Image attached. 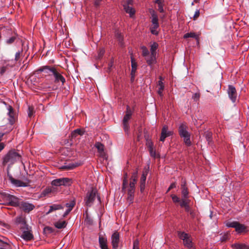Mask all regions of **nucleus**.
I'll return each mask as SVG.
<instances>
[{
  "instance_id": "f257e3e1",
  "label": "nucleus",
  "mask_w": 249,
  "mask_h": 249,
  "mask_svg": "<svg viewBox=\"0 0 249 249\" xmlns=\"http://www.w3.org/2000/svg\"><path fill=\"white\" fill-rule=\"evenodd\" d=\"M21 155L15 149L9 150L2 158V165L9 164L8 168L21 159Z\"/></svg>"
},
{
  "instance_id": "f03ea898",
  "label": "nucleus",
  "mask_w": 249,
  "mask_h": 249,
  "mask_svg": "<svg viewBox=\"0 0 249 249\" xmlns=\"http://www.w3.org/2000/svg\"><path fill=\"white\" fill-rule=\"evenodd\" d=\"M188 126L186 124L182 123L180 124L178 127V133L180 137L183 138V141L185 144L187 146H190L191 145V142L190 140V134L187 131Z\"/></svg>"
},
{
  "instance_id": "7ed1b4c3",
  "label": "nucleus",
  "mask_w": 249,
  "mask_h": 249,
  "mask_svg": "<svg viewBox=\"0 0 249 249\" xmlns=\"http://www.w3.org/2000/svg\"><path fill=\"white\" fill-rule=\"evenodd\" d=\"M179 238L183 240V245L189 249H196L190 235L184 231H178Z\"/></svg>"
},
{
  "instance_id": "20e7f679",
  "label": "nucleus",
  "mask_w": 249,
  "mask_h": 249,
  "mask_svg": "<svg viewBox=\"0 0 249 249\" xmlns=\"http://www.w3.org/2000/svg\"><path fill=\"white\" fill-rule=\"evenodd\" d=\"M225 225L229 228H233L235 231L238 233H246L247 231V227L237 221H227Z\"/></svg>"
},
{
  "instance_id": "39448f33",
  "label": "nucleus",
  "mask_w": 249,
  "mask_h": 249,
  "mask_svg": "<svg viewBox=\"0 0 249 249\" xmlns=\"http://www.w3.org/2000/svg\"><path fill=\"white\" fill-rule=\"evenodd\" d=\"M97 194V190L95 188L92 187L87 193L86 196L84 199L86 205L88 207H90Z\"/></svg>"
},
{
  "instance_id": "423d86ee",
  "label": "nucleus",
  "mask_w": 249,
  "mask_h": 249,
  "mask_svg": "<svg viewBox=\"0 0 249 249\" xmlns=\"http://www.w3.org/2000/svg\"><path fill=\"white\" fill-rule=\"evenodd\" d=\"M72 184V179L68 178H57L53 180L51 184L53 186H69Z\"/></svg>"
},
{
  "instance_id": "0eeeda50",
  "label": "nucleus",
  "mask_w": 249,
  "mask_h": 249,
  "mask_svg": "<svg viewBox=\"0 0 249 249\" xmlns=\"http://www.w3.org/2000/svg\"><path fill=\"white\" fill-rule=\"evenodd\" d=\"M7 176L11 183L16 187H27L29 186L30 180L28 179H26L25 181H22L20 180L15 179L11 175L9 174L8 171L7 173Z\"/></svg>"
},
{
  "instance_id": "6e6552de",
  "label": "nucleus",
  "mask_w": 249,
  "mask_h": 249,
  "mask_svg": "<svg viewBox=\"0 0 249 249\" xmlns=\"http://www.w3.org/2000/svg\"><path fill=\"white\" fill-rule=\"evenodd\" d=\"M133 4V0H126L123 3L124 9L126 13L129 14L130 17H133L135 14V10L131 6Z\"/></svg>"
},
{
  "instance_id": "1a4fd4ad",
  "label": "nucleus",
  "mask_w": 249,
  "mask_h": 249,
  "mask_svg": "<svg viewBox=\"0 0 249 249\" xmlns=\"http://www.w3.org/2000/svg\"><path fill=\"white\" fill-rule=\"evenodd\" d=\"M52 76L54 78V82L55 83H61L62 85H64L66 82L65 77L62 75V72L60 70H58L55 68L54 69Z\"/></svg>"
},
{
  "instance_id": "9d476101",
  "label": "nucleus",
  "mask_w": 249,
  "mask_h": 249,
  "mask_svg": "<svg viewBox=\"0 0 249 249\" xmlns=\"http://www.w3.org/2000/svg\"><path fill=\"white\" fill-rule=\"evenodd\" d=\"M94 146L97 148L98 156L104 159H107V155L105 150V146L100 142H96Z\"/></svg>"
},
{
  "instance_id": "9b49d317",
  "label": "nucleus",
  "mask_w": 249,
  "mask_h": 249,
  "mask_svg": "<svg viewBox=\"0 0 249 249\" xmlns=\"http://www.w3.org/2000/svg\"><path fill=\"white\" fill-rule=\"evenodd\" d=\"M7 108L8 110L7 115L9 117L8 121L9 124L11 125H13L15 123L17 119L16 113L11 106L8 105L7 107Z\"/></svg>"
},
{
  "instance_id": "f8f14e48",
  "label": "nucleus",
  "mask_w": 249,
  "mask_h": 249,
  "mask_svg": "<svg viewBox=\"0 0 249 249\" xmlns=\"http://www.w3.org/2000/svg\"><path fill=\"white\" fill-rule=\"evenodd\" d=\"M6 199L8 201L9 205L13 207H18L21 202L19 198L10 194L7 195Z\"/></svg>"
},
{
  "instance_id": "ddd939ff",
  "label": "nucleus",
  "mask_w": 249,
  "mask_h": 249,
  "mask_svg": "<svg viewBox=\"0 0 249 249\" xmlns=\"http://www.w3.org/2000/svg\"><path fill=\"white\" fill-rule=\"evenodd\" d=\"M18 207L25 213H29L35 208V206L27 202L21 201Z\"/></svg>"
},
{
  "instance_id": "4468645a",
  "label": "nucleus",
  "mask_w": 249,
  "mask_h": 249,
  "mask_svg": "<svg viewBox=\"0 0 249 249\" xmlns=\"http://www.w3.org/2000/svg\"><path fill=\"white\" fill-rule=\"evenodd\" d=\"M55 67L50 66H45L40 67L37 71L38 72H43L45 76H52V74Z\"/></svg>"
},
{
  "instance_id": "2eb2a0df",
  "label": "nucleus",
  "mask_w": 249,
  "mask_h": 249,
  "mask_svg": "<svg viewBox=\"0 0 249 249\" xmlns=\"http://www.w3.org/2000/svg\"><path fill=\"white\" fill-rule=\"evenodd\" d=\"M228 93L230 99L233 103H235L236 100L237 95L235 87L232 85H229L228 86Z\"/></svg>"
},
{
  "instance_id": "dca6fc26",
  "label": "nucleus",
  "mask_w": 249,
  "mask_h": 249,
  "mask_svg": "<svg viewBox=\"0 0 249 249\" xmlns=\"http://www.w3.org/2000/svg\"><path fill=\"white\" fill-rule=\"evenodd\" d=\"M111 244L113 249H117L120 241V235L117 231L114 232L111 236Z\"/></svg>"
},
{
  "instance_id": "f3484780",
  "label": "nucleus",
  "mask_w": 249,
  "mask_h": 249,
  "mask_svg": "<svg viewBox=\"0 0 249 249\" xmlns=\"http://www.w3.org/2000/svg\"><path fill=\"white\" fill-rule=\"evenodd\" d=\"M99 243L101 249H109L107 246V237L100 235L99 237Z\"/></svg>"
},
{
  "instance_id": "a211bd4d",
  "label": "nucleus",
  "mask_w": 249,
  "mask_h": 249,
  "mask_svg": "<svg viewBox=\"0 0 249 249\" xmlns=\"http://www.w3.org/2000/svg\"><path fill=\"white\" fill-rule=\"evenodd\" d=\"M131 116L125 115L123 120V128L125 133H128L129 130V125L128 121Z\"/></svg>"
},
{
  "instance_id": "6ab92c4d",
  "label": "nucleus",
  "mask_w": 249,
  "mask_h": 249,
  "mask_svg": "<svg viewBox=\"0 0 249 249\" xmlns=\"http://www.w3.org/2000/svg\"><path fill=\"white\" fill-rule=\"evenodd\" d=\"M130 58H131V67H132L131 74L132 75V76H134V75H135V74L136 72V70H137V63L136 60L135 59L134 57H133V55L132 54H131Z\"/></svg>"
},
{
  "instance_id": "aec40b11",
  "label": "nucleus",
  "mask_w": 249,
  "mask_h": 249,
  "mask_svg": "<svg viewBox=\"0 0 249 249\" xmlns=\"http://www.w3.org/2000/svg\"><path fill=\"white\" fill-rule=\"evenodd\" d=\"M181 193L184 198H187L188 196L189 192L186 186L185 181H182L181 185Z\"/></svg>"
},
{
  "instance_id": "412c9836",
  "label": "nucleus",
  "mask_w": 249,
  "mask_h": 249,
  "mask_svg": "<svg viewBox=\"0 0 249 249\" xmlns=\"http://www.w3.org/2000/svg\"><path fill=\"white\" fill-rule=\"evenodd\" d=\"M21 237L26 241H30L33 238V235L30 231H24Z\"/></svg>"
},
{
  "instance_id": "4be33fe9",
  "label": "nucleus",
  "mask_w": 249,
  "mask_h": 249,
  "mask_svg": "<svg viewBox=\"0 0 249 249\" xmlns=\"http://www.w3.org/2000/svg\"><path fill=\"white\" fill-rule=\"evenodd\" d=\"M155 3L158 5V10L160 13H164V10L163 7L164 6V1L163 0H156L154 1Z\"/></svg>"
},
{
  "instance_id": "5701e85b",
  "label": "nucleus",
  "mask_w": 249,
  "mask_h": 249,
  "mask_svg": "<svg viewBox=\"0 0 249 249\" xmlns=\"http://www.w3.org/2000/svg\"><path fill=\"white\" fill-rule=\"evenodd\" d=\"M160 80L158 81V85L160 86L158 93L160 96H163V90L164 88V85L162 82V78L161 76L160 77Z\"/></svg>"
},
{
  "instance_id": "b1692460",
  "label": "nucleus",
  "mask_w": 249,
  "mask_h": 249,
  "mask_svg": "<svg viewBox=\"0 0 249 249\" xmlns=\"http://www.w3.org/2000/svg\"><path fill=\"white\" fill-rule=\"evenodd\" d=\"M167 130H168L167 126H163L161 129V135L160 137V141L162 142H163L165 141V139L166 137H168L167 134Z\"/></svg>"
},
{
  "instance_id": "393cba45",
  "label": "nucleus",
  "mask_w": 249,
  "mask_h": 249,
  "mask_svg": "<svg viewBox=\"0 0 249 249\" xmlns=\"http://www.w3.org/2000/svg\"><path fill=\"white\" fill-rule=\"evenodd\" d=\"M231 247L234 249H249V246L245 244L234 243Z\"/></svg>"
},
{
  "instance_id": "a878e982",
  "label": "nucleus",
  "mask_w": 249,
  "mask_h": 249,
  "mask_svg": "<svg viewBox=\"0 0 249 249\" xmlns=\"http://www.w3.org/2000/svg\"><path fill=\"white\" fill-rule=\"evenodd\" d=\"M135 182H130L129 185L127 186V184L126 187L124 190H124L127 188V194H134L135 191Z\"/></svg>"
},
{
  "instance_id": "bb28decb",
  "label": "nucleus",
  "mask_w": 249,
  "mask_h": 249,
  "mask_svg": "<svg viewBox=\"0 0 249 249\" xmlns=\"http://www.w3.org/2000/svg\"><path fill=\"white\" fill-rule=\"evenodd\" d=\"M151 16H152V20L151 22L152 23V25H159V22H158V17L157 14L156 13L155 11L152 10L151 12H150Z\"/></svg>"
},
{
  "instance_id": "cd10ccee",
  "label": "nucleus",
  "mask_w": 249,
  "mask_h": 249,
  "mask_svg": "<svg viewBox=\"0 0 249 249\" xmlns=\"http://www.w3.org/2000/svg\"><path fill=\"white\" fill-rule=\"evenodd\" d=\"M15 223L16 224H21L24 226L26 224L25 218L22 215L18 216L16 218Z\"/></svg>"
},
{
  "instance_id": "c85d7f7f",
  "label": "nucleus",
  "mask_w": 249,
  "mask_h": 249,
  "mask_svg": "<svg viewBox=\"0 0 249 249\" xmlns=\"http://www.w3.org/2000/svg\"><path fill=\"white\" fill-rule=\"evenodd\" d=\"M145 60L149 65H152L155 63L156 60V55H152L151 54L150 56H147L145 57Z\"/></svg>"
},
{
  "instance_id": "c756f323",
  "label": "nucleus",
  "mask_w": 249,
  "mask_h": 249,
  "mask_svg": "<svg viewBox=\"0 0 249 249\" xmlns=\"http://www.w3.org/2000/svg\"><path fill=\"white\" fill-rule=\"evenodd\" d=\"M63 209V207L62 205H59V204H53L50 206V209L47 213H49L54 211L60 210V209Z\"/></svg>"
},
{
  "instance_id": "7c9ffc66",
  "label": "nucleus",
  "mask_w": 249,
  "mask_h": 249,
  "mask_svg": "<svg viewBox=\"0 0 249 249\" xmlns=\"http://www.w3.org/2000/svg\"><path fill=\"white\" fill-rule=\"evenodd\" d=\"M67 223L65 221H58L54 223L55 227L59 229H63L66 227Z\"/></svg>"
},
{
  "instance_id": "2f4dec72",
  "label": "nucleus",
  "mask_w": 249,
  "mask_h": 249,
  "mask_svg": "<svg viewBox=\"0 0 249 249\" xmlns=\"http://www.w3.org/2000/svg\"><path fill=\"white\" fill-rule=\"evenodd\" d=\"M84 131L81 129H76L71 132V137L75 138L78 135L82 136L84 134Z\"/></svg>"
},
{
  "instance_id": "473e14b6",
  "label": "nucleus",
  "mask_w": 249,
  "mask_h": 249,
  "mask_svg": "<svg viewBox=\"0 0 249 249\" xmlns=\"http://www.w3.org/2000/svg\"><path fill=\"white\" fill-rule=\"evenodd\" d=\"M183 37L184 38H187L188 37H193L195 38L196 40L198 39V36L194 32H190L185 34L184 35Z\"/></svg>"
},
{
  "instance_id": "72a5a7b5",
  "label": "nucleus",
  "mask_w": 249,
  "mask_h": 249,
  "mask_svg": "<svg viewBox=\"0 0 249 249\" xmlns=\"http://www.w3.org/2000/svg\"><path fill=\"white\" fill-rule=\"evenodd\" d=\"M158 47V44L156 42H154L151 46L150 52L152 55H156V50Z\"/></svg>"
},
{
  "instance_id": "f704fd0d",
  "label": "nucleus",
  "mask_w": 249,
  "mask_h": 249,
  "mask_svg": "<svg viewBox=\"0 0 249 249\" xmlns=\"http://www.w3.org/2000/svg\"><path fill=\"white\" fill-rule=\"evenodd\" d=\"M148 173V171L147 170H146L144 171H143L142 177L140 179V183H145V181L146 179Z\"/></svg>"
},
{
  "instance_id": "c9c22d12",
  "label": "nucleus",
  "mask_w": 249,
  "mask_h": 249,
  "mask_svg": "<svg viewBox=\"0 0 249 249\" xmlns=\"http://www.w3.org/2000/svg\"><path fill=\"white\" fill-rule=\"evenodd\" d=\"M79 164L78 163H70L67 165H64L62 167V169H73L75 167L78 166Z\"/></svg>"
},
{
  "instance_id": "e433bc0d",
  "label": "nucleus",
  "mask_w": 249,
  "mask_h": 249,
  "mask_svg": "<svg viewBox=\"0 0 249 249\" xmlns=\"http://www.w3.org/2000/svg\"><path fill=\"white\" fill-rule=\"evenodd\" d=\"M159 25H152L150 27L151 33L153 35H158V32L156 31V30L159 28Z\"/></svg>"
},
{
  "instance_id": "4c0bfd02",
  "label": "nucleus",
  "mask_w": 249,
  "mask_h": 249,
  "mask_svg": "<svg viewBox=\"0 0 249 249\" xmlns=\"http://www.w3.org/2000/svg\"><path fill=\"white\" fill-rule=\"evenodd\" d=\"M141 49L142 50V55L144 57H146L149 53V51L147 48L144 46H142L141 47Z\"/></svg>"
},
{
  "instance_id": "58836bf2",
  "label": "nucleus",
  "mask_w": 249,
  "mask_h": 249,
  "mask_svg": "<svg viewBox=\"0 0 249 249\" xmlns=\"http://www.w3.org/2000/svg\"><path fill=\"white\" fill-rule=\"evenodd\" d=\"M75 205V202L74 201H72L70 203H68L66 204V207L68 208V212H70L73 207Z\"/></svg>"
},
{
  "instance_id": "ea45409f",
  "label": "nucleus",
  "mask_w": 249,
  "mask_h": 249,
  "mask_svg": "<svg viewBox=\"0 0 249 249\" xmlns=\"http://www.w3.org/2000/svg\"><path fill=\"white\" fill-rule=\"evenodd\" d=\"M22 53V50L21 51H19L18 52H17L15 54V61L17 62L20 60V57L21 56V53Z\"/></svg>"
},
{
  "instance_id": "a19ab883",
  "label": "nucleus",
  "mask_w": 249,
  "mask_h": 249,
  "mask_svg": "<svg viewBox=\"0 0 249 249\" xmlns=\"http://www.w3.org/2000/svg\"><path fill=\"white\" fill-rule=\"evenodd\" d=\"M127 184V173H125L124 176V179H123L122 190H124L126 187Z\"/></svg>"
},
{
  "instance_id": "79ce46f5",
  "label": "nucleus",
  "mask_w": 249,
  "mask_h": 249,
  "mask_svg": "<svg viewBox=\"0 0 249 249\" xmlns=\"http://www.w3.org/2000/svg\"><path fill=\"white\" fill-rule=\"evenodd\" d=\"M150 155L153 158H155L156 157V152L154 147H152L148 149Z\"/></svg>"
},
{
  "instance_id": "37998d69",
  "label": "nucleus",
  "mask_w": 249,
  "mask_h": 249,
  "mask_svg": "<svg viewBox=\"0 0 249 249\" xmlns=\"http://www.w3.org/2000/svg\"><path fill=\"white\" fill-rule=\"evenodd\" d=\"M127 200L129 202V204H131L133 202L134 194H127Z\"/></svg>"
},
{
  "instance_id": "c03bdc74",
  "label": "nucleus",
  "mask_w": 249,
  "mask_h": 249,
  "mask_svg": "<svg viewBox=\"0 0 249 249\" xmlns=\"http://www.w3.org/2000/svg\"><path fill=\"white\" fill-rule=\"evenodd\" d=\"M146 145L148 149L154 147L153 142L151 139H146Z\"/></svg>"
},
{
  "instance_id": "a18cd8bd",
  "label": "nucleus",
  "mask_w": 249,
  "mask_h": 249,
  "mask_svg": "<svg viewBox=\"0 0 249 249\" xmlns=\"http://www.w3.org/2000/svg\"><path fill=\"white\" fill-rule=\"evenodd\" d=\"M132 249H139V241L138 239H136L133 241Z\"/></svg>"
},
{
  "instance_id": "49530a36",
  "label": "nucleus",
  "mask_w": 249,
  "mask_h": 249,
  "mask_svg": "<svg viewBox=\"0 0 249 249\" xmlns=\"http://www.w3.org/2000/svg\"><path fill=\"white\" fill-rule=\"evenodd\" d=\"M51 192H52V189L50 188H47L43 191L42 194L44 196H45L47 195L48 194L51 193Z\"/></svg>"
},
{
  "instance_id": "de8ad7c7",
  "label": "nucleus",
  "mask_w": 249,
  "mask_h": 249,
  "mask_svg": "<svg viewBox=\"0 0 249 249\" xmlns=\"http://www.w3.org/2000/svg\"><path fill=\"white\" fill-rule=\"evenodd\" d=\"M185 199L186 198H183V199H182V200L181 201V202L180 203V206L182 208L185 207L186 206H187V205H188V203L186 201Z\"/></svg>"
},
{
  "instance_id": "09e8293b",
  "label": "nucleus",
  "mask_w": 249,
  "mask_h": 249,
  "mask_svg": "<svg viewBox=\"0 0 249 249\" xmlns=\"http://www.w3.org/2000/svg\"><path fill=\"white\" fill-rule=\"evenodd\" d=\"M171 196L174 202L177 203L180 201L179 198L177 196L175 195H172Z\"/></svg>"
},
{
  "instance_id": "8fccbe9b",
  "label": "nucleus",
  "mask_w": 249,
  "mask_h": 249,
  "mask_svg": "<svg viewBox=\"0 0 249 249\" xmlns=\"http://www.w3.org/2000/svg\"><path fill=\"white\" fill-rule=\"evenodd\" d=\"M200 96V95L199 93H196L193 95L192 98L195 101H197L199 99Z\"/></svg>"
},
{
  "instance_id": "3c124183",
  "label": "nucleus",
  "mask_w": 249,
  "mask_h": 249,
  "mask_svg": "<svg viewBox=\"0 0 249 249\" xmlns=\"http://www.w3.org/2000/svg\"><path fill=\"white\" fill-rule=\"evenodd\" d=\"M28 116L29 117H31L34 113V108L32 107H28Z\"/></svg>"
},
{
  "instance_id": "603ef678",
  "label": "nucleus",
  "mask_w": 249,
  "mask_h": 249,
  "mask_svg": "<svg viewBox=\"0 0 249 249\" xmlns=\"http://www.w3.org/2000/svg\"><path fill=\"white\" fill-rule=\"evenodd\" d=\"M16 39V37L15 36H12L6 40V43L9 44H12L15 41Z\"/></svg>"
},
{
  "instance_id": "864d4df0",
  "label": "nucleus",
  "mask_w": 249,
  "mask_h": 249,
  "mask_svg": "<svg viewBox=\"0 0 249 249\" xmlns=\"http://www.w3.org/2000/svg\"><path fill=\"white\" fill-rule=\"evenodd\" d=\"M130 182H135L136 184L137 182V175L136 174L134 173L131 178V181Z\"/></svg>"
},
{
  "instance_id": "5fc2aeb1",
  "label": "nucleus",
  "mask_w": 249,
  "mask_h": 249,
  "mask_svg": "<svg viewBox=\"0 0 249 249\" xmlns=\"http://www.w3.org/2000/svg\"><path fill=\"white\" fill-rule=\"evenodd\" d=\"M199 15H200L199 10L197 9L195 12V13L193 17V19L195 20H196L199 17Z\"/></svg>"
},
{
  "instance_id": "6e6d98bb",
  "label": "nucleus",
  "mask_w": 249,
  "mask_h": 249,
  "mask_svg": "<svg viewBox=\"0 0 249 249\" xmlns=\"http://www.w3.org/2000/svg\"><path fill=\"white\" fill-rule=\"evenodd\" d=\"M6 66H2L0 68V74L2 75L7 70Z\"/></svg>"
},
{
  "instance_id": "4d7b16f0",
  "label": "nucleus",
  "mask_w": 249,
  "mask_h": 249,
  "mask_svg": "<svg viewBox=\"0 0 249 249\" xmlns=\"http://www.w3.org/2000/svg\"><path fill=\"white\" fill-rule=\"evenodd\" d=\"M132 113V112L130 107L128 106H127L125 115H127L128 116H131Z\"/></svg>"
},
{
  "instance_id": "13d9d810",
  "label": "nucleus",
  "mask_w": 249,
  "mask_h": 249,
  "mask_svg": "<svg viewBox=\"0 0 249 249\" xmlns=\"http://www.w3.org/2000/svg\"><path fill=\"white\" fill-rule=\"evenodd\" d=\"M229 239V235L228 234H224L221 238V242H225Z\"/></svg>"
},
{
  "instance_id": "bf43d9fd",
  "label": "nucleus",
  "mask_w": 249,
  "mask_h": 249,
  "mask_svg": "<svg viewBox=\"0 0 249 249\" xmlns=\"http://www.w3.org/2000/svg\"><path fill=\"white\" fill-rule=\"evenodd\" d=\"M105 53V51L103 49H101L100 50L98 55H99V58L102 57V56L104 55Z\"/></svg>"
},
{
  "instance_id": "052dcab7",
  "label": "nucleus",
  "mask_w": 249,
  "mask_h": 249,
  "mask_svg": "<svg viewBox=\"0 0 249 249\" xmlns=\"http://www.w3.org/2000/svg\"><path fill=\"white\" fill-rule=\"evenodd\" d=\"M140 190L142 192L143 191L145 188V183H140Z\"/></svg>"
},
{
  "instance_id": "680f3d73",
  "label": "nucleus",
  "mask_w": 249,
  "mask_h": 249,
  "mask_svg": "<svg viewBox=\"0 0 249 249\" xmlns=\"http://www.w3.org/2000/svg\"><path fill=\"white\" fill-rule=\"evenodd\" d=\"M102 0H94V4L95 6H98L100 5V2Z\"/></svg>"
},
{
  "instance_id": "e2e57ef3",
  "label": "nucleus",
  "mask_w": 249,
  "mask_h": 249,
  "mask_svg": "<svg viewBox=\"0 0 249 249\" xmlns=\"http://www.w3.org/2000/svg\"><path fill=\"white\" fill-rule=\"evenodd\" d=\"M1 141V140H0ZM5 144L3 142H0V152L4 149Z\"/></svg>"
},
{
  "instance_id": "0e129e2a",
  "label": "nucleus",
  "mask_w": 249,
  "mask_h": 249,
  "mask_svg": "<svg viewBox=\"0 0 249 249\" xmlns=\"http://www.w3.org/2000/svg\"><path fill=\"white\" fill-rule=\"evenodd\" d=\"M211 137H212V134L210 133H209L206 135V138L207 139V140L208 141H211Z\"/></svg>"
},
{
  "instance_id": "69168bd1",
  "label": "nucleus",
  "mask_w": 249,
  "mask_h": 249,
  "mask_svg": "<svg viewBox=\"0 0 249 249\" xmlns=\"http://www.w3.org/2000/svg\"><path fill=\"white\" fill-rule=\"evenodd\" d=\"M176 184L175 183H172L171 184V185H170L169 188V189L171 190L173 188H176Z\"/></svg>"
},
{
  "instance_id": "338daca9",
  "label": "nucleus",
  "mask_w": 249,
  "mask_h": 249,
  "mask_svg": "<svg viewBox=\"0 0 249 249\" xmlns=\"http://www.w3.org/2000/svg\"><path fill=\"white\" fill-rule=\"evenodd\" d=\"M173 134V131H168V130H167V134L168 137H169V136L172 135Z\"/></svg>"
},
{
  "instance_id": "774afa93",
  "label": "nucleus",
  "mask_w": 249,
  "mask_h": 249,
  "mask_svg": "<svg viewBox=\"0 0 249 249\" xmlns=\"http://www.w3.org/2000/svg\"><path fill=\"white\" fill-rule=\"evenodd\" d=\"M184 208H185L186 211L188 212L189 211L190 208L189 205H187V206Z\"/></svg>"
}]
</instances>
